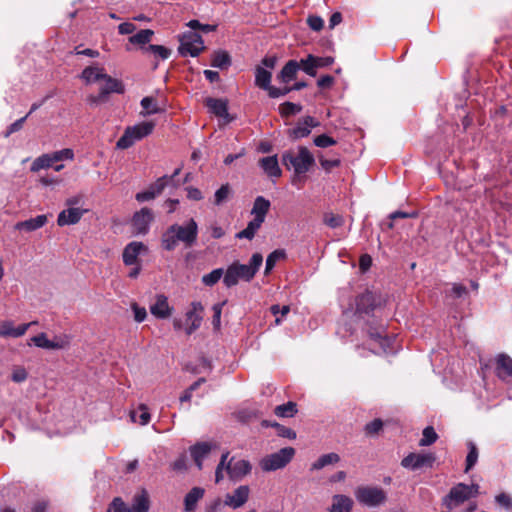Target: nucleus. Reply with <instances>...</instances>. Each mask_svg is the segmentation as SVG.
<instances>
[{
    "mask_svg": "<svg viewBox=\"0 0 512 512\" xmlns=\"http://www.w3.org/2000/svg\"><path fill=\"white\" fill-rule=\"evenodd\" d=\"M198 237V224L191 218L185 225L172 224L161 237V246L166 251H173L181 242L186 248L196 244Z\"/></svg>",
    "mask_w": 512,
    "mask_h": 512,
    "instance_id": "obj_1",
    "label": "nucleus"
},
{
    "mask_svg": "<svg viewBox=\"0 0 512 512\" xmlns=\"http://www.w3.org/2000/svg\"><path fill=\"white\" fill-rule=\"evenodd\" d=\"M263 262V256L260 253H254L250 258L249 264H241L238 261L233 262L225 271L223 283L226 287L236 286L240 280L250 282L258 272Z\"/></svg>",
    "mask_w": 512,
    "mask_h": 512,
    "instance_id": "obj_2",
    "label": "nucleus"
},
{
    "mask_svg": "<svg viewBox=\"0 0 512 512\" xmlns=\"http://www.w3.org/2000/svg\"><path fill=\"white\" fill-rule=\"evenodd\" d=\"M270 207L271 203L268 199L263 196H257L251 209V214L254 218L247 224V227L238 232L235 237L237 239H247L251 241L264 223Z\"/></svg>",
    "mask_w": 512,
    "mask_h": 512,
    "instance_id": "obj_3",
    "label": "nucleus"
},
{
    "mask_svg": "<svg viewBox=\"0 0 512 512\" xmlns=\"http://www.w3.org/2000/svg\"><path fill=\"white\" fill-rule=\"evenodd\" d=\"M282 163L288 170L293 168L295 176H300L315 165V158L307 147L299 146L297 153L292 150L285 151L282 154Z\"/></svg>",
    "mask_w": 512,
    "mask_h": 512,
    "instance_id": "obj_4",
    "label": "nucleus"
},
{
    "mask_svg": "<svg viewBox=\"0 0 512 512\" xmlns=\"http://www.w3.org/2000/svg\"><path fill=\"white\" fill-rule=\"evenodd\" d=\"M478 484L458 483L453 486L449 493L442 499V505L448 510H453L463 504L465 501L476 497L479 494Z\"/></svg>",
    "mask_w": 512,
    "mask_h": 512,
    "instance_id": "obj_5",
    "label": "nucleus"
},
{
    "mask_svg": "<svg viewBox=\"0 0 512 512\" xmlns=\"http://www.w3.org/2000/svg\"><path fill=\"white\" fill-rule=\"evenodd\" d=\"M155 124L152 121H144L134 126H128L124 130L123 135L118 139L116 147L118 149H128L135 142L149 136L154 130Z\"/></svg>",
    "mask_w": 512,
    "mask_h": 512,
    "instance_id": "obj_6",
    "label": "nucleus"
},
{
    "mask_svg": "<svg viewBox=\"0 0 512 512\" xmlns=\"http://www.w3.org/2000/svg\"><path fill=\"white\" fill-rule=\"evenodd\" d=\"M356 500L368 507H377L387 500L386 492L378 486H359L355 490Z\"/></svg>",
    "mask_w": 512,
    "mask_h": 512,
    "instance_id": "obj_7",
    "label": "nucleus"
},
{
    "mask_svg": "<svg viewBox=\"0 0 512 512\" xmlns=\"http://www.w3.org/2000/svg\"><path fill=\"white\" fill-rule=\"evenodd\" d=\"M294 455L295 449L293 447H285L264 457L260 462V466L263 471H275L284 468Z\"/></svg>",
    "mask_w": 512,
    "mask_h": 512,
    "instance_id": "obj_8",
    "label": "nucleus"
},
{
    "mask_svg": "<svg viewBox=\"0 0 512 512\" xmlns=\"http://www.w3.org/2000/svg\"><path fill=\"white\" fill-rule=\"evenodd\" d=\"M179 53L182 56L190 55L197 57L204 49V41L200 34L188 31L183 33L180 38Z\"/></svg>",
    "mask_w": 512,
    "mask_h": 512,
    "instance_id": "obj_9",
    "label": "nucleus"
},
{
    "mask_svg": "<svg viewBox=\"0 0 512 512\" xmlns=\"http://www.w3.org/2000/svg\"><path fill=\"white\" fill-rule=\"evenodd\" d=\"M380 304V297L366 290L364 293L358 295L355 299V314L359 317L369 316Z\"/></svg>",
    "mask_w": 512,
    "mask_h": 512,
    "instance_id": "obj_10",
    "label": "nucleus"
},
{
    "mask_svg": "<svg viewBox=\"0 0 512 512\" xmlns=\"http://www.w3.org/2000/svg\"><path fill=\"white\" fill-rule=\"evenodd\" d=\"M436 461L433 453H409L401 460V466L411 470L423 467L431 468Z\"/></svg>",
    "mask_w": 512,
    "mask_h": 512,
    "instance_id": "obj_11",
    "label": "nucleus"
},
{
    "mask_svg": "<svg viewBox=\"0 0 512 512\" xmlns=\"http://www.w3.org/2000/svg\"><path fill=\"white\" fill-rule=\"evenodd\" d=\"M320 125V122L312 116H305L299 119L297 125L287 131V135L291 140H298L310 135L311 129Z\"/></svg>",
    "mask_w": 512,
    "mask_h": 512,
    "instance_id": "obj_12",
    "label": "nucleus"
},
{
    "mask_svg": "<svg viewBox=\"0 0 512 512\" xmlns=\"http://www.w3.org/2000/svg\"><path fill=\"white\" fill-rule=\"evenodd\" d=\"M203 312L204 306L201 302L194 301L191 303V308L186 312V320L189 323L185 329L187 335H191L201 326Z\"/></svg>",
    "mask_w": 512,
    "mask_h": 512,
    "instance_id": "obj_13",
    "label": "nucleus"
},
{
    "mask_svg": "<svg viewBox=\"0 0 512 512\" xmlns=\"http://www.w3.org/2000/svg\"><path fill=\"white\" fill-rule=\"evenodd\" d=\"M204 104L208 108L209 112H211L219 118L225 119L226 123H230L233 121L234 118L230 116L228 112L227 99L207 97L204 100Z\"/></svg>",
    "mask_w": 512,
    "mask_h": 512,
    "instance_id": "obj_14",
    "label": "nucleus"
},
{
    "mask_svg": "<svg viewBox=\"0 0 512 512\" xmlns=\"http://www.w3.org/2000/svg\"><path fill=\"white\" fill-rule=\"evenodd\" d=\"M250 488L247 485H241L232 493H227L224 498V506L232 509L242 507L249 499Z\"/></svg>",
    "mask_w": 512,
    "mask_h": 512,
    "instance_id": "obj_15",
    "label": "nucleus"
},
{
    "mask_svg": "<svg viewBox=\"0 0 512 512\" xmlns=\"http://www.w3.org/2000/svg\"><path fill=\"white\" fill-rule=\"evenodd\" d=\"M154 216L151 209L144 207L136 212L132 218V226L137 234H146Z\"/></svg>",
    "mask_w": 512,
    "mask_h": 512,
    "instance_id": "obj_16",
    "label": "nucleus"
},
{
    "mask_svg": "<svg viewBox=\"0 0 512 512\" xmlns=\"http://www.w3.org/2000/svg\"><path fill=\"white\" fill-rule=\"evenodd\" d=\"M251 468L249 461L244 459L234 461V458H231L227 463L226 472L231 480H240L251 472Z\"/></svg>",
    "mask_w": 512,
    "mask_h": 512,
    "instance_id": "obj_17",
    "label": "nucleus"
},
{
    "mask_svg": "<svg viewBox=\"0 0 512 512\" xmlns=\"http://www.w3.org/2000/svg\"><path fill=\"white\" fill-rule=\"evenodd\" d=\"M495 374L502 381H509L512 377V358L500 353L495 357Z\"/></svg>",
    "mask_w": 512,
    "mask_h": 512,
    "instance_id": "obj_18",
    "label": "nucleus"
},
{
    "mask_svg": "<svg viewBox=\"0 0 512 512\" xmlns=\"http://www.w3.org/2000/svg\"><path fill=\"white\" fill-rule=\"evenodd\" d=\"M366 331L371 340L377 342L386 351L389 346V339L386 336L385 327L381 323H367Z\"/></svg>",
    "mask_w": 512,
    "mask_h": 512,
    "instance_id": "obj_19",
    "label": "nucleus"
},
{
    "mask_svg": "<svg viewBox=\"0 0 512 512\" xmlns=\"http://www.w3.org/2000/svg\"><path fill=\"white\" fill-rule=\"evenodd\" d=\"M34 324H37V322L32 321L30 323L21 324L18 327H14L11 321H4L0 325V336L13 338L23 336L27 332L28 328Z\"/></svg>",
    "mask_w": 512,
    "mask_h": 512,
    "instance_id": "obj_20",
    "label": "nucleus"
},
{
    "mask_svg": "<svg viewBox=\"0 0 512 512\" xmlns=\"http://www.w3.org/2000/svg\"><path fill=\"white\" fill-rule=\"evenodd\" d=\"M85 212V210L80 208L69 207L59 213L57 224L60 227L76 224L80 221Z\"/></svg>",
    "mask_w": 512,
    "mask_h": 512,
    "instance_id": "obj_21",
    "label": "nucleus"
},
{
    "mask_svg": "<svg viewBox=\"0 0 512 512\" xmlns=\"http://www.w3.org/2000/svg\"><path fill=\"white\" fill-rule=\"evenodd\" d=\"M211 449L212 446L208 442H197L189 448L191 457L199 470L203 468V460L211 452Z\"/></svg>",
    "mask_w": 512,
    "mask_h": 512,
    "instance_id": "obj_22",
    "label": "nucleus"
},
{
    "mask_svg": "<svg viewBox=\"0 0 512 512\" xmlns=\"http://www.w3.org/2000/svg\"><path fill=\"white\" fill-rule=\"evenodd\" d=\"M259 166L270 178H279L282 175L276 155L261 158L259 160Z\"/></svg>",
    "mask_w": 512,
    "mask_h": 512,
    "instance_id": "obj_23",
    "label": "nucleus"
},
{
    "mask_svg": "<svg viewBox=\"0 0 512 512\" xmlns=\"http://www.w3.org/2000/svg\"><path fill=\"white\" fill-rule=\"evenodd\" d=\"M146 247L142 242H131L123 251V262L127 266L134 265L137 262L138 255Z\"/></svg>",
    "mask_w": 512,
    "mask_h": 512,
    "instance_id": "obj_24",
    "label": "nucleus"
},
{
    "mask_svg": "<svg viewBox=\"0 0 512 512\" xmlns=\"http://www.w3.org/2000/svg\"><path fill=\"white\" fill-rule=\"evenodd\" d=\"M150 311L159 319H166L172 314V308L169 306L167 297L164 295L157 297L156 302L150 307Z\"/></svg>",
    "mask_w": 512,
    "mask_h": 512,
    "instance_id": "obj_25",
    "label": "nucleus"
},
{
    "mask_svg": "<svg viewBox=\"0 0 512 512\" xmlns=\"http://www.w3.org/2000/svg\"><path fill=\"white\" fill-rule=\"evenodd\" d=\"M299 69L300 64L298 61L289 60L277 75V80L281 83L287 84L296 78Z\"/></svg>",
    "mask_w": 512,
    "mask_h": 512,
    "instance_id": "obj_26",
    "label": "nucleus"
},
{
    "mask_svg": "<svg viewBox=\"0 0 512 512\" xmlns=\"http://www.w3.org/2000/svg\"><path fill=\"white\" fill-rule=\"evenodd\" d=\"M353 500L346 495L336 494L332 498V505L328 508L329 512H351Z\"/></svg>",
    "mask_w": 512,
    "mask_h": 512,
    "instance_id": "obj_27",
    "label": "nucleus"
},
{
    "mask_svg": "<svg viewBox=\"0 0 512 512\" xmlns=\"http://www.w3.org/2000/svg\"><path fill=\"white\" fill-rule=\"evenodd\" d=\"M46 223H47V216L46 215H38L35 218H30L28 220L18 222L15 225V229L32 232V231H35V230L43 227Z\"/></svg>",
    "mask_w": 512,
    "mask_h": 512,
    "instance_id": "obj_28",
    "label": "nucleus"
},
{
    "mask_svg": "<svg viewBox=\"0 0 512 512\" xmlns=\"http://www.w3.org/2000/svg\"><path fill=\"white\" fill-rule=\"evenodd\" d=\"M205 490L201 487H193L184 498L185 511L191 512L195 509L197 502L203 498Z\"/></svg>",
    "mask_w": 512,
    "mask_h": 512,
    "instance_id": "obj_29",
    "label": "nucleus"
},
{
    "mask_svg": "<svg viewBox=\"0 0 512 512\" xmlns=\"http://www.w3.org/2000/svg\"><path fill=\"white\" fill-rule=\"evenodd\" d=\"M231 56L227 51L217 50L214 51L211 59V66L221 70L228 69L231 66Z\"/></svg>",
    "mask_w": 512,
    "mask_h": 512,
    "instance_id": "obj_30",
    "label": "nucleus"
},
{
    "mask_svg": "<svg viewBox=\"0 0 512 512\" xmlns=\"http://www.w3.org/2000/svg\"><path fill=\"white\" fill-rule=\"evenodd\" d=\"M106 83L102 87L105 94L110 95L111 93L123 94L125 92V86L121 80L113 78L105 73V78H102Z\"/></svg>",
    "mask_w": 512,
    "mask_h": 512,
    "instance_id": "obj_31",
    "label": "nucleus"
},
{
    "mask_svg": "<svg viewBox=\"0 0 512 512\" xmlns=\"http://www.w3.org/2000/svg\"><path fill=\"white\" fill-rule=\"evenodd\" d=\"M81 79L87 84L97 82L105 78V72L103 68L88 66L81 73Z\"/></svg>",
    "mask_w": 512,
    "mask_h": 512,
    "instance_id": "obj_32",
    "label": "nucleus"
},
{
    "mask_svg": "<svg viewBox=\"0 0 512 512\" xmlns=\"http://www.w3.org/2000/svg\"><path fill=\"white\" fill-rule=\"evenodd\" d=\"M272 74L265 68L257 66L255 70V85L263 90H268L271 87Z\"/></svg>",
    "mask_w": 512,
    "mask_h": 512,
    "instance_id": "obj_33",
    "label": "nucleus"
},
{
    "mask_svg": "<svg viewBox=\"0 0 512 512\" xmlns=\"http://www.w3.org/2000/svg\"><path fill=\"white\" fill-rule=\"evenodd\" d=\"M149 510V497L145 490L140 494H136L133 498V503L130 507V512H148Z\"/></svg>",
    "mask_w": 512,
    "mask_h": 512,
    "instance_id": "obj_34",
    "label": "nucleus"
},
{
    "mask_svg": "<svg viewBox=\"0 0 512 512\" xmlns=\"http://www.w3.org/2000/svg\"><path fill=\"white\" fill-rule=\"evenodd\" d=\"M153 35V30L142 29L136 34L130 36L128 40L131 44L140 45V48L142 49V47H146L145 45L151 41Z\"/></svg>",
    "mask_w": 512,
    "mask_h": 512,
    "instance_id": "obj_35",
    "label": "nucleus"
},
{
    "mask_svg": "<svg viewBox=\"0 0 512 512\" xmlns=\"http://www.w3.org/2000/svg\"><path fill=\"white\" fill-rule=\"evenodd\" d=\"M143 111L140 113L142 116L158 114L162 112V109L158 107L157 101L151 96L144 97L140 102Z\"/></svg>",
    "mask_w": 512,
    "mask_h": 512,
    "instance_id": "obj_36",
    "label": "nucleus"
},
{
    "mask_svg": "<svg viewBox=\"0 0 512 512\" xmlns=\"http://www.w3.org/2000/svg\"><path fill=\"white\" fill-rule=\"evenodd\" d=\"M340 461V456L337 453L331 452L328 454H324L320 456L317 461H315L312 466L311 470H320L324 468L327 465L335 464Z\"/></svg>",
    "mask_w": 512,
    "mask_h": 512,
    "instance_id": "obj_37",
    "label": "nucleus"
},
{
    "mask_svg": "<svg viewBox=\"0 0 512 512\" xmlns=\"http://www.w3.org/2000/svg\"><path fill=\"white\" fill-rule=\"evenodd\" d=\"M262 426L274 427L277 430L278 436H280V437L288 438V439L296 438V432L294 430H292L291 428H288L284 425H281L277 422H270L268 420H263Z\"/></svg>",
    "mask_w": 512,
    "mask_h": 512,
    "instance_id": "obj_38",
    "label": "nucleus"
},
{
    "mask_svg": "<svg viewBox=\"0 0 512 512\" xmlns=\"http://www.w3.org/2000/svg\"><path fill=\"white\" fill-rule=\"evenodd\" d=\"M297 411V404L292 401L278 405L274 409L275 415L283 418L293 417Z\"/></svg>",
    "mask_w": 512,
    "mask_h": 512,
    "instance_id": "obj_39",
    "label": "nucleus"
},
{
    "mask_svg": "<svg viewBox=\"0 0 512 512\" xmlns=\"http://www.w3.org/2000/svg\"><path fill=\"white\" fill-rule=\"evenodd\" d=\"M143 53H151L162 60L168 59L171 55V50L162 45L149 44L147 47H142Z\"/></svg>",
    "mask_w": 512,
    "mask_h": 512,
    "instance_id": "obj_40",
    "label": "nucleus"
},
{
    "mask_svg": "<svg viewBox=\"0 0 512 512\" xmlns=\"http://www.w3.org/2000/svg\"><path fill=\"white\" fill-rule=\"evenodd\" d=\"M303 107L300 104H296L293 102H284L279 105V113L281 117L288 118L290 116L296 115L302 111Z\"/></svg>",
    "mask_w": 512,
    "mask_h": 512,
    "instance_id": "obj_41",
    "label": "nucleus"
},
{
    "mask_svg": "<svg viewBox=\"0 0 512 512\" xmlns=\"http://www.w3.org/2000/svg\"><path fill=\"white\" fill-rule=\"evenodd\" d=\"M285 257L286 253L283 249H277L271 252L266 259L265 275H268L272 271L278 260L284 259Z\"/></svg>",
    "mask_w": 512,
    "mask_h": 512,
    "instance_id": "obj_42",
    "label": "nucleus"
},
{
    "mask_svg": "<svg viewBox=\"0 0 512 512\" xmlns=\"http://www.w3.org/2000/svg\"><path fill=\"white\" fill-rule=\"evenodd\" d=\"M298 63L300 64V69H302L306 74L312 77L316 76L317 67L314 55L309 54L305 59H301Z\"/></svg>",
    "mask_w": 512,
    "mask_h": 512,
    "instance_id": "obj_43",
    "label": "nucleus"
},
{
    "mask_svg": "<svg viewBox=\"0 0 512 512\" xmlns=\"http://www.w3.org/2000/svg\"><path fill=\"white\" fill-rule=\"evenodd\" d=\"M52 165L53 162L50 154H43L33 161L30 169L32 172H38L41 169L50 168Z\"/></svg>",
    "mask_w": 512,
    "mask_h": 512,
    "instance_id": "obj_44",
    "label": "nucleus"
},
{
    "mask_svg": "<svg viewBox=\"0 0 512 512\" xmlns=\"http://www.w3.org/2000/svg\"><path fill=\"white\" fill-rule=\"evenodd\" d=\"M223 275V269L217 268L212 270L210 273L203 275L201 280L205 286L212 287L219 282Z\"/></svg>",
    "mask_w": 512,
    "mask_h": 512,
    "instance_id": "obj_45",
    "label": "nucleus"
},
{
    "mask_svg": "<svg viewBox=\"0 0 512 512\" xmlns=\"http://www.w3.org/2000/svg\"><path fill=\"white\" fill-rule=\"evenodd\" d=\"M344 222V217L339 214L325 213L323 216V223L333 229L343 226Z\"/></svg>",
    "mask_w": 512,
    "mask_h": 512,
    "instance_id": "obj_46",
    "label": "nucleus"
},
{
    "mask_svg": "<svg viewBox=\"0 0 512 512\" xmlns=\"http://www.w3.org/2000/svg\"><path fill=\"white\" fill-rule=\"evenodd\" d=\"M231 194V188L228 183L223 184L214 194V204L217 206L226 202Z\"/></svg>",
    "mask_w": 512,
    "mask_h": 512,
    "instance_id": "obj_47",
    "label": "nucleus"
},
{
    "mask_svg": "<svg viewBox=\"0 0 512 512\" xmlns=\"http://www.w3.org/2000/svg\"><path fill=\"white\" fill-rule=\"evenodd\" d=\"M438 439V435L432 426H427L422 432V438L419 442L420 446H430Z\"/></svg>",
    "mask_w": 512,
    "mask_h": 512,
    "instance_id": "obj_48",
    "label": "nucleus"
},
{
    "mask_svg": "<svg viewBox=\"0 0 512 512\" xmlns=\"http://www.w3.org/2000/svg\"><path fill=\"white\" fill-rule=\"evenodd\" d=\"M225 304H226V301H223V302L214 304L213 307H212V311H213L212 325H213V329L215 331H219L220 330V327H221V314H222V309H223Z\"/></svg>",
    "mask_w": 512,
    "mask_h": 512,
    "instance_id": "obj_49",
    "label": "nucleus"
},
{
    "mask_svg": "<svg viewBox=\"0 0 512 512\" xmlns=\"http://www.w3.org/2000/svg\"><path fill=\"white\" fill-rule=\"evenodd\" d=\"M469 452L466 457V467L465 472H468L477 462L478 459V449L473 442L468 443Z\"/></svg>",
    "mask_w": 512,
    "mask_h": 512,
    "instance_id": "obj_50",
    "label": "nucleus"
},
{
    "mask_svg": "<svg viewBox=\"0 0 512 512\" xmlns=\"http://www.w3.org/2000/svg\"><path fill=\"white\" fill-rule=\"evenodd\" d=\"M106 512H130V507L121 497H115L109 504Z\"/></svg>",
    "mask_w": 512,
    "mask_h": 512,
    "instance_id": "obj_51",
    "label": "nucleus"
},
{
    "mask_svg": "<svg viewBox=\"0 0 512 512\" xmlns=\"http://www.w3.org/2000/svg\"><path fill=\"white\" fill-rule=\"evenodd\" d=\"M383 429V421L379 418L372 420L364 426L367 436H375Z\"/></svg>",
    "mask_w": 512,
    "mask_h": 512,
    "instance_id": "obj_52",
    "label": "nucleus"
},
{
    "mask_svg": "<svg viewBox=\"0 0 512 512\" xmlns=\"http://www.w3.org/2000/svg\"><path fill=\"white\" fill-rule=\"evenodd\" d=\"M53 164L62 160H73L74 152L70 148H65L50 154Z\"/></svg>",
    "mask_w": 512,
    "mask_h": 512,
    "instance_id": "obj_53",
    "label": "nucleus"
},
{
    "mask_svg": "<svg viewBox=\"0 0 512 512\" xmlns=\"http://www.w3.org/2000/svg\"><path fill=\"white\" fill-rule=\"evenodd\" d=\"M187 26L193 30H200L203 33L213 32V31H216V29H217V25L202 24L196 19L190 20L187 23Z\"/></svg>",
    "mask_w": 512,
    "mask_h": 512,
    "instance_id": "obj_54",
    "label": "nucleus"
},
{
    "mask_svg": "<svg viewBox=\"0 0 512 512\" xmlns=\"http://www.w3.org/2000/svg\"><path fill=\"white\" fill-rule=\"evenodd\" d=\"M313 143L317 147L327 148L329 146L335 145L337 143V141L334 138L328 136L327 134H321V135L316 136L313 139Z\"/></svg>",
    "mask_w": 512,
    "mask_h": 512,
    "instance_id": "obj_55",
    "label": "nucleus"
},
{
    "mask_svg": "<svg viewBox=\"0 0 512 512\" xmlns=\"http://www.w3.org/2000/svg\"><path fill=\"white\" fill-rule=\"evenodd\" d=\"M321 167L327 172H331L333 168L339 167L341 165V160L339 158L334 159H326L322 155L318 156Z\"/></svg>",
    "mask_w": 512,
    "mask_h": 512,
    "instance_id": "obj_56",
    "label": "nucleus"
},
{
    "mask_svg": "<svg viewBox=\"0 0 512 512\" xmlns=\"http://www.w3.org/2000/svg\"><path fill=\"white\" fill-rule=\"evenodd\" d=\"M169 179L167 175H164L158 178L154 183H152L149 188L155 192L156 196L161 194L167 185H169Z\"/></svg>",
    "mask_w": 512,
    "mask_h": 512,
    "instance_id": "obj_57",
    "label": "nucleus"
},
{
    "mask_svg": "<svg viewBox=\"0 0 512 512\" xmlns=\"http://www.w3.org/2000/svg\"><path fill=\"white\" fill-rule=\"evenodd\" d=\"M307 24L313 31H320L324 27V20L317 15H309L307 18Z\"/></svg>",
    "mask_w": 512,
    "mask_h": 512,
    "instance_id": "obj_58",
    "label": "nucleus"
},
{
    "mask_svg": "<svg viewBox=\"0 0 512 512\" xmlns=\"http://www.w3.org/2000/svg\"><path fill=\"white\" fill-rule=\"evenodd\" d=\"M171 469L176 472H185L187 470V457L185 454H181L173 463L170 465Z\"/></svg>",
    "mask_w": 512,
    "mask_h": 512,
    "instance_id": "obj_59",
    "label": "nucleus"
},
{
    "mask_svg": "<svg viewBox=\"0 0 512 512\" xmlns=\"http://www.w3.org/2000/svg\"><path fill=\"white\" fill-rule=\"evenodd\" d=\"M131 308L134 312V319L136 322L141 323L147 317V311L144 307L139 306L136 302L131 304Z\"/></svg>",
    "mask_w": 512,
    "mask_h": 512,
    "instance_id": "obj_60",
    "label": "nucleus"
},
{
    "mask_svg": "<svg viewBox=\"0 0 512 512\" xmlns=\"http://www.w3.org/2000/svg\"><path fill=\"white\" fill-rule=\"evenodd\" d=\"M31 341L40 348L49 349V346L51 345V340H49L45 333H40L36 336H33L31 338Z\"/></svg>",
    "mask_w": 512,
    "mask_h": 512,
    "instance_id": "obj_61",
    "label": "nucleus"
},
{
    "mask_svg": "<svg viewBox=\"0 0 512 512\" xmlns=\"http://www.w3.org/2000/svg\"><path fill=\"white\" fill-rule=\"evenodd\" d=\"M28 118V115H25L24 117L16 120L14 123H12L8 128H7V131L5 133V137H9L11 134L19 131L22 129L25 121L27 120Z\"/></svg>",
    "mask_w": 512,
    "mask_h": 512,
    "instance_id": "obj_62",
    "label": "nucleus"
},
{
    "mask_svg": "<svg viewBox=\"0 0 512 512\" xmlns=\"http://www.w3.org/2000/svg\"><path fill=\"white\" fill-rule=\"evenodd\" d=\"M28 377V373L23 367H17L13 370L11 379L16 383L24 382Z\"/></svg>",
    "mask_w": 512,
    "mask_h": 512,
    "instance_id": "obj_63",
    "label": "nucleus"
},
{
    "mask_svg": "<svg viewBox=\"0 0 512 512\" xmlns=\"http://www.w3.org/2000/svg\"><path fill=\"white\" fill-rule=\"evenodd\" d=\"M495 500L500 506L506 508L507 510L512 509V499L509 495L500 493L495 497Z\"/></svg>",
    "mask_w": 512,
    "mask_h": 512,
    "instance_id": "obj_64",
    "label": "nucleus"
}]
</instances>
